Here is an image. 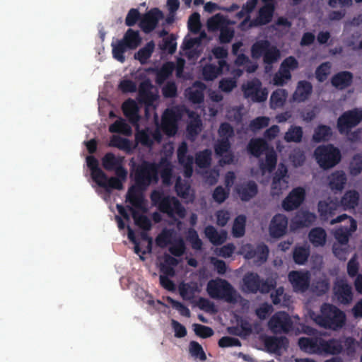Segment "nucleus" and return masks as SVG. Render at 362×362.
<instances>
[{
  "label": "nucleus",
  "mask_w": 362,
  "mask_h": 362,
  "mask_svg": "<svg viewBox=\"0 0 362 362\" xmlns=\"http://www.w3.org/2000/svg\"><path fill=\"white\" fill-rule=\"evenodd\" d=\"M101 161L105 170L109 172L114 171L116 175L110 177L107 176L106 187L103 188L107 192H110L111 189L122 190L123 182L126 181L128 174L127 169L124 167V157L116 156L114 153L109 152L105 154Z\"/></svg>",
  "instance_id": "f257e3e1"
},
{
  "label": "nucleus",
  "mask_w": 362,
  "mask_h": 362,
  "mask_svg": "<svg viewBox=\"0 0 362 362\" xmlns=\"http://www.w3.org/2000/svg\"><path fill=\"white\" fill-rule=\"evenodd\" d=\"M152 204L157 207L160 212L167 214L170 218H184L186 209L178 199L165 194L163 190H153L150 194Z\"/></svg>",
  "instance_id": "f03ea898"
},
{
  "label": "nucleus",
  "mask_w": 362,
  "mask_h": 362,
  "mask_svg": "<svg viewBox=\"0 0 362 362\" xmlns=\"http://www.w3.org/2000/svg\"><path fill=\"white\" fill-rule=\"evenodd\" d=\"M132 175L136 187L141 191L145 190L158 182L159 165L155 162L143 160L138 164H134Z\"/></svg>",
  "instance_id": "7ed1b4c3"
},
{
  "label": "nucleus",
  "mask_w": 362,
  "mask_h": 362,
  "mask_svg": "<svg viewBox=\"0 0 362 362\" xmlns=\"http://www.w3.org/2000/svg\"><path fill=\"white\" fill-rule=\"evenodd\" d=\"M251 57L254 59H262L266 72L271 71L274 64L281 59V51L268 40H258L252 44L250 49Z\"/></svg>",
  "instance_id": "20e7f679"
},
{
  "label": "nucleus",
  "mask_w": 362,
  "mask_h": 362,
  "mask_svg": "<svg viewBox=\"0 0 362 362\" xmlns=\"http://www.w3.org/2000/svg\"><path fill=\"white\" fill-rule=\"evenodd\" d=\"M321 313L315 318V322L321 327L337 331L342 328L346 323L345 313L337 306L323 303Z\"/></svg>",
  "instance_id": "39448f33"
},
{
  "label": "nucleus",
  "mask_w": 362,
  "mask_h": 362,
  "mask_svg": "<svg viewBox=\"0 0 362 362\" xmlns=\"http://www.w3.org/2000/svg\"><path fill=\"white\" fill-rule=\"evenodd\" d=\"M142 38L139 30L128 28L121 40L112 43V56L121 63L125 62L124 52L127 50L136 49L141 43Z\"/></svg>",
  "instance_id": "423d86ee"
},
{
  "label": "nucleus",
  "mask_w": 362,
  "mask_h": 362,
  "mask_svg": "<svg viewBox=\"0 0 362 362\" xmlns=\"http://www.w3.org/2000/svg\"><path fill=\"white\" fill-rule=\"evenodd\" d=\"M206 291L211 298L224 300L229 303H235L240 298L233 286L223 279L210 280L206 286Z\"/></svg>",
  "instance_id": "0eeeda50"
},
{
  "label": "nucleus",
  "mask_w": 362,
  "mask_h": 362,
  "mask_svg": "<svg viewBox=\"0 0 362 362\" xmlns=\"http://www.w3.org/2000/svg\"><path fill=\"white\" fill-rule=\"evenodd\" d=\"M314 156L319 165L324 170L334 167L341 159L339 149L332 144L317 146Z\"/></svg>",
  "instance_id": "6e6552de"
},
{
  "label": "nucleus",
  "mask_w": 362,
  "mask_h": 362,
  "mask_svg": "<svg viewBox=\"0 0 362 362\" xmlns=\"http://www.w3.org/2000/svg\"><path fill=\"white\" fill-rule=\"evenodd\" d=\"M243 281L246 291L252 293H256L257 291L262 293H267L276 286L275 280L267 279L264 281L261 279L259 276L255 272L247 273Z\"/></svg>",
  "instance_id": "1a4fd4ad"
},
{
  "label": "nucleus",
  "mask_w": 362,
  "mask_h": 362,
  "mask_svg": "<svg viewBox=\"0 0 362 362\" xmlns=\"http://www.w3.org/2000/svg\"><path fill=\"white\" fill-rule=\"evenodd\" d=\"M344 342L349 349L354 345V339L351 337H348L345 338L344 341H343L341 338H331L329 339L318 338L317 353L326 355L340 354L344 350Z\"/></svg>",
  "instance_id": "9d476101"
},
{
  "label": "nucleus",
  "mask_w": 362,
  "mask_h": 362,
  "mask_svg": "<svg viewBox=\"0 0 362 362\" xmlns=\"http://www.w3.org/2000/svg\"><path fill=\"white\" fill-rule=\"evenodd\" d=\"M242 252L245 259H254L255 264L260 265L267 260L269 250L264 243L256 245L247 243L242 247Z\"/></svg>",
  "instance_id": "9b49d317"
},
{
  "label": "nucleus",
  "mask_w": 362,
  "mask_h": 362,
  "mask_svg": "<svg viewBox=\"0 0 362 362\" xmlns=\"http://www.w3.org/2000/svg\"><path fill=\"white\" fill-rule=\"evenodd\" d=\"M242 90L244 97L254 103L264 102L268 96L267 88H262V83L257 78L249 81L246 84H243Z\"/></svg>",
  "instance_id": "f8f14e48"
},
{
  "label": "nucleus",
  "mask_w": 362,
  "mask_h": 362,
  "mask_svg": "<svg viewBox=\"0 0 362 362\" xmlns=\"http://www.w3.org/2000/svg\"><path fill=\"white\" fill-rule=\"evenodd\" d=\"M268 327L274 334L288 333L293 328V322L287 313L278 311L269 319Z\"/></svg>",
  "instance_id": "ddd939ff"
},
{
  "label": "nucleus",
  "mask_w": 362,
  "mask_h": 362,
  "mask_svg": "<svg viewBox=\"0 0 362 362\" xmlns=\"http://www.w3.org/2000/svg\"><path fill=\"white\" fill-rule=\"evenodd\" d=\"M362 121V110L355 108L344 112L337 119V128L341 134L348 132Z\"/></svg>",
  "instance_id": "4468645a"
},
{
  "label": "nucleus",
  "mask_w": 362,
  "mask_h": 362,
  "mask_svg": "<svg viewBox=\"0 0 362 362\" xmlns=\"http://www.w3.org/2000/svg\"><path fill=\"white\" fill-rule=\"evenodd\" d=\"M180 113L173 108L166 109L161 118V127L168 136H174L177 131V122L180 119Z\"/></svg>",
  "instance_id": "2eb2a0df"
},
{
  "label": "nucleus",
  "mask_w": 362,
  "mask_h": 362,
  "mask_svg": "<svg viewBox=\"0 0 362 362\" xmlns=\"http://www.w3.org/2000/svg\"><path fill=\"white\" fill-rule=\"evenodd\" d=\"M163 17V13L159 8H151L145 14L141 15L139 26L144 33L148 34L156 28Z\"/></svg>",
  "instance_id": "dca6fc26"
},
{
  "label": "nucleus",
  "mask_w": 362,
  "mask_h": 362,
  "mask_svg": "<svg viewBox=\"0 0 362 362\" xmlns=\"http://www.w3.org/2000/svg\"><path fill=\"white\" fill-rule=\"evenodd\" d=\"M288 175L287 167L280 163L277 170L275 172L272 182V194L273 195H279L282 191L286 189L288 187Z\"/></svg>",
  "instance_id": "f3484780"
},
{
  "label": "nucleus",
  "mask_w": 362,
  "mask_h": 362,
  "mask_svg": "<svg viewBox=\"0 0 362 362\" xmlns=\"http://www.w3.org/2000/svg\"><path fill=\"white\" fill-rule=\"evenodd\" d=\"M333 293L337 301L342 305H349L353 300L352 287L345 279L335 281L333 286Z\"/></svg>",
  "instance_id": "a211bd4d"
},
{
  "label": "nucleus",
  "mask_w": 362,
  "mask_h": 362,
  "mask_svg": "<svg viewBox=\"0 0 362 362\" xmlns=\"http://www.w3.org/2000/svg\"><path fill=\"white\" fill-rule=\"evenodd\" d=\"M153 86L149 79L141 81L138 89V100L146 107H151L158 99V95L152 92Z\"/></svg>",
  "instance_id": "6ab92c4d"
},
{
  "label": "nucleus",
  "mask_w": 362,
  "mask_h": 362,
  "mask_svg": "<svg viewBox=\"0 0 362 362\" xmlns=\"http://www.w3.org/2000/svg\"><path fill=\"white\" fill-rule=\"evenodd\" d=\"M305 196V189L302 187H296L288 194L282 202V207L286 211L296 209L304 201Z\"/></svg>",
  "instance_id": "aec40b11"
},
{
  "label": "nucleus",
  "mask_w": 362,
  "mask_h": 362,
  "mask_svg": "<svg viewBox=\"0 0 362 362\" xmlns=\"http://www.w3.org/2000/svg\"><path fill=\"white\" fill-rule=\"evenodd\" d=\"M288 278L296 292H305L309 287L310 275L308 272L291 271L289 272Z\"/></svg>",
  "instance_id": "412c9836"
},
{
  "label": "nucleus",
  "mask_w": 362,
  "mask_h": 362,
  "mask_svg": "<svg viewBox=\"0 0 362 362\" xmlns=\"http://www.w3.org/2000/svg\"><path fill=\"white\" fill-rule=\"evenodd\" d=\"M87 165L91 173L93 180L100 187H106L105 180L107 175L99 168V163L93 156H88L86 158Z\"/></svg>",
  "instance_id": "4be33fe9"
},
{
  "label": "nucleus",
  "mask_w": 362,
  "mask_h": 362,
  "mask_svg": "<svg viewBox=\"0 0 362 362\" xmlns=\"http://www.w3.org/2000/svg\"><path fill=\"white\" fill-rule=\"evenodd\" d=\"M317 216L314 213L300 210L297 211L291 219V227L295 229L310 227L316 221Z\"/></svg>",
  "instance_id": "5701e85b"
},
{
  "label": "nucleus",
  "mask_w": 362,
  "mask_h": 362,
  "mask_svg": "<svg viewBox=\"0 0 362 362\" xmlns=\"http://www.w3.org/2000/svg\"><path fill=\"white\" fill-rule=\"evenodd\" d=\"M229 66L226 61H218V64H206L202 68L203 78L206 81H214L223 70H228Z\"/></svg>",
  "instance_id": "b1692460"
},
{
  "label": "nucleus",
  "mask_w": 362,
  "mask_h": 362,
  "mask_svg": "<svg viewBox=\"0 0 362 362\" xmlns=\"http://www.w3.org/2000/svg\"><path fill=\"white\" fill-rule=\"evenodd\" d=\"M288 219L285 215H275L270 223L269 230L272 238H280L283 236L287 229Z\"/></svg>",
  "instance_id": "393cba45"
},
{
  "label": "nucleus",
  "mask_w": 362,
  "mask_h": 362,
  "mask_svg": "<svg viewBox=\"0 0 362 362\" xmlns=\"http://www.w3.org/2000/svg\"><path fill=\"white\" fill-rule=\"evenodd\" d=\"M235 192L242 201L248 202L257 195L258 187L255 181L249 180L237 185Z\"/></svg>",
  "instance_id": "a878e982"
},
{
  "label": "nucleus",
  "mask_w": 362,
  "mask_h": 362,
  "mask_svg": "<svg viewBox=\"0 0 362 362\" xmlns=\"http://www.w3.org/2000/svg\"><path fill=\"white\" fill-rule=\"evenodd\" d=\"M230 148V141L227 138L220 139L214 146V151L216 156H223V162L224 164H230L232 163L233 156L231 153H228Z\"/></svg>",
  "instance_id": "bb28decb"
},
{
  "label": "nucleus",
  "mask_w": 362,
  "mask_h": 362,
  "mask_svg": "<svg viewBox=\"0 0 362 362\" xmlns=\"http://www.w3.org/2000/svg\"><path fill=\"white\" fill-rule=\"evenodd\" d=\"M122 109L129 122L136 124L139 121V109L137 103L133 99L129 98L125 100L122 105Z\"/></svg>",
  "instance_id": "cd10ccee"
},
{
  "label": "nucleus",
  "mask_w": 362,
  "mask_h": 362,
  "mask_svg": "<svg viewBox=\"0 0 362 362\" xmlns=\"http://www.w3.org/2000/svg\"><path fill=\"white\" fill-rule=\"evenodd\" d=\"M353 74L348 71H342L334 74L331 78L332 85L338 89H344L351 86Z\"/></svg>",
  "instance_id": "c85d7f7f"
},
{
  "label": "nucleus",
  "mask_w": 362,
  "mask_h": 362,
  "mask_svg": "<svg viewBox=\"0 0 362 362\" xmlns=\"http://www.w3.org/2000/svg\"><path fill=\"white\" fill-rule=\"evenodd\" d=\"M313 91V86L308 81H300L296 87V90L293 93V99L297 102H304L311 95Z\"/></svg>",
  "instance_id": "c756f323"
},
{
  "label": "nucleus",
  "mask_w": 362,
  "mask_h": 362,
  "mask_svg": "<svg viewBox=\"0 0 362 362\" xmlns=\"http://www.w3.org/2000/svg\"><path fill=\"white\" fill-rule=\"evenodd\" d=\"M269 150L267 142L262 138L252 139L247 145L248 152L256 158L260 157L264 151Z\"/></svg>",
  "instance_id": "7c9ffc66"
},
{
  "label": "nucleus",
  "mask_w": 362,
  "mask_h": 362,
  "mask_svg": "<svg viewBox=\"0 0 362 362\" xmlns=\"http://www.w3.org/2000/svg\"><path fill=\"white\" fill-rule=\"evenodd\" d=\"M359 193L355 189L346 191L340 199V204L344 209H354L359 202Z\"/></svg>",
  "instance_id": "2f4dec72"
},
{
  "label": "nucleus",
  "mask_w": 362,
  "mask_h": 362,
  "mask_svg": "<svg viewBox=\"0 0 362 362\" xmlns=\"http://www.w3.org/2000/svg\"><path fill=\"white\" fill-rule=\"evenodd\" d=\"M206 237L214 245H221L227 238V233L221 230L220 233L213 226H207L204 229Z\"/></svg>",
  "instance_id": "473e14b6"
},
{
  "label": "nucleus",
  "mask_w": 362,
  "mask_h": 362,
  "mask_svg": "<svg viewBox=\"0 0 362 362\" xmlns=\"http://www.w3.org/2000/svg\"><path fill=\"white\" fill-rule=\"evenodd\" d=\"M277 163V155L272 148L266 152L265 160H259V168L262 173L265 172L272 173L276 168Z\"/></svg>",
  "instance_id": "72a5a7b5"
},
{
  "label": "nucleus",
  "mask_w": 362,
  "mask_h": 362,
  "mask_svg": "<svg viewBox=\"0 0 362 362\" xmlns=\"http://www.w3.org/2000/svg\"><path fill=\"white\" fill-rule=\"evenodd\" d=\"M329 186L332 190L341 191L344 189L346 181V175L342 170L332 173L329 177Z\"/></svg>",
  "instance_id": "f704fd0d"
},
{
  "label": "nucleus",
  "mask_w": 362,
  "mask_h": 362,
  "mask_svg": "<svg viewBox=\"0 0 362 362\" xmlns=\"http://www.w3.org/2000/svg\"><path fill=\"white\" fill-rule=\"evenodd\" d=\"M308 239L314 247H322L326 243V231L320 227L314 228L309 232Z\"/></svg>",
  "instance_id": "c9c22d12"
},
{
  "label": "nucleus",
  "mask_w": 362,
  "mask_h": 362,
  "mask_svg": "<svg viewBox=\"0 0 362 362\" xmlns=\"http://www.w3.org/2000/svg\"><path fill=\"white\" fill-rule=\"evenodd\" d=\"M175 66L173 62H168L163 64L160 69L156 73V83L158 85L163 84L173 74Z\"/></svg>",
  "instance_id": "e433bc0d"
},
{
  "label": "nucleus",
  "mask_w": 362,
  "mask_h": 362,
  "mask_svg": "<svg viewBox=\"0 0 362 362\" xmlns=\"http://www.w3.org/2000/svg\"><path fill=\"white\" fill-rule=\"evenodd\" d=\"M193 86L194 88L190 89L188 92L189 100L194 104H199L204 101V90L206 88V86L202 82L196 81L194 83Z\"/></svg>",
  "instance_id": "4c0bfd02"
},
{
  "label": "nucleus",
  "mask_w": 362,
  "mask_h": 362,
  "mask_svg": "<svg viewBox=\"0 0 362 362\" xmlns=\"http://www.w3.org/2000/svg\"><path fill=\"white\" fill-rule=\"evenodd\" d=\"M337 208V204L332 201L329 202L327 201H320L318 203V211L321 218L323 220H328L332 217L335 214Z\"/></svg>",
  "instance_id": "58836bf2"
},
{
  "label": "nucleus",
  "mask_w": 362,
  "mask_h": 362,
  "mask_svg": "<svg viewBox=\"0 0 362 362\" xmlns=\"http://www.w3.org/2000/svg\"><path fill=\"white\" fill-rule=\"evenodd\" d=\"M265 344L270 351L276 353L282 348L288 347V340L286 337H271L266 340Z\"/></svg>",
  "instance_id": "ea45409f"
},
{
  "label": "nucleus",
  "mask_w": 362,
  "mask_h": 362,
  "mask_svg": "<svg viewBox=\"0 0 362 362\" xmlns=\"http://www.w3.org/2000/svg\"><path fill=\"white\" fill-rule=\"evenodd\" d=\"M158 164L163 183L164 185H170L173 176V168L170 162L166 158H162Z\"/></svg>",
  "instance_id": "a19ab883"
},
{
  "label": "nucleus",
  "mask_w": 362,
  "mask_h": 362,
  "mask_svg": "<svg viewBox=\"0 0 362 362\" xmlns=\"http://www.w3.org/2000/svg\"><path fill=\"white\" fill-rule=\"evenodd\" d=\"M332 135V132L330 127L320 124L315 129L312 139L315 143H320L328 141Z\"/></svg>",
  "instance_id": "79ce46f5"
},
{
  "label": "nucleus",
  "mask_w": 362,
  "mask_h": 362,
  "mask_svg": "<svg viewBox=\"0 0 362 362\" xmlns=\"http://www.w3.org/2000/svg\"><path fill=\"white\" fill-rule=\"evenodd\" d=\"M140 189L134 186H132L129 188L127 193V201L129 202L135 208H141L144 197L140 192Z\"/></svg>",
  "instance_id": "37998d69"
},
{
  "label": "nucleus",
  "mask_w": 362,
  "mask_h": 362,
  "mask_svg": "<svg viewBox=\"0 0 362 362\" xmlns=\"http://www.w3.org/2000/svg\"><path fill=\"white\" fill-rule=\"evenodd\" d=\"M155 48L153 41H150L146 45L139 49L137 52L134 54V59L138 60L141 64H145L147 60L151 57Z\"/></svg>",
  "instance_id": "c03bdc74"
},
{
  "label": "nucleus",
  "mask_w": 362,
  "mask_h": 362,
  "mask_svg": "<svg viewBox=\"0 0 362 362\" xmlns=\"http://www.w3.org/2000/svg\"><path fill=\"white\" fill-rule=\"evenodd\" d=\"M288 93L284 89H277L274 90L270 97V107L272 109H276L281 107L287 98Z\"/></svg>",
  "instance_id": "a18cd8bd"
},
{
  "label": "nucleus",
  "mask_w": 362,
  "mask_h": 362,
  "mask_svg": "<svg viewBox=\"0 0 362 362\" xmlns=\"http://www.w3.org/2000/svg\"><path fill=\"white\" fill-rule=\"evenodd\" d=\"M228 25L226 18L221 13H216L208 19L206 25L209 31L215 32Z\"/></svg>",
  "instance_id": "49530a36"
},
{
  "label": "nucleus",
  "mask_w": 362,
  "mask_h": 362,
  "mask_svg": "<svg viewBox=\"0 0 362 362\" xmlns=\"http://www.w3.org/2000/svg\"><path fill=\"white\" fill-rule=\"evenodd\" d=\"M274 8V4L265 3V5L259 9L258 18L261 25H266L272 21Z\"/></svg>",
  "instance_id": "de8ad7c7"
},
{
  "label": "nucleus",
  "mask_w": 362,
  "mask_h": 362,
  "mask_svg": "<svg viewBox=\"0 0 362 362\" xmlns=\"http://www.w3.org/2000/svg\"><path fill=\"white\" fill-rule=\"evenodd\" d=\"M310 256V249L304 246H297L293 250V259L299 265H303Z\"/></svg>",
  "instance_id": "09e8293b"
},
{
  "label": "nucleus",
  "mask_w": 362,
  "mask_h": 362,
  "mask_svg": "<svg viewBox=\"0 0 362 362\" xmlns=\"http://www.w3.org/2000/svg\"><path fill=\"white\" fill-rule=\"evenodd\" d=\"M212 152L210 149H204L198 152L195 156V163L199 168H206L211 165Z\"/></svg>",
  "instance_id": "8fccbe9b"
},
{
  "label": "nucleus",
  "mask_w": 362,
  "mask_h": 362,
  "mask_svg": "<svg viewBox=\"0 0 362 362\" xmlns=\"http://www.w3.org/2000/svg\"><path fill=\"white\" fill-rule=\"evenodd\" d=\"M303 129L300 126H291L286 132L284 139L286 142L300 143L303 138Z\"/></svg>",
  "instance_id": "3c124183"
},
{
  "label": "nucleus",
  "mask_w": 362,
  "mask_h": 362,
  "mask_svg": "<svg viewBox=\"0 0 362 362\" xmlns=\"http://www.w3.org/2000/svg\"><path fill=\"white\" fill-rule=\"evenodd\" d=\"M110 146L116 147L120 150L124 151L127 153L132 151V143L127 139L117 135H113L110 141Z\"/></svg>",
  "instance_id": "603ef678"
},
{
  "label": "nucleus",
  "mask_w": 362,
  "mask_h": 362,
  "mask_svg": "<svg viewBox=\"0 0 362 362\" xmlns=\"http://www.w3.org/2000/svg\"><path fill=\"white\" fill-rule=\"evenodd\" d=\"M246 217L244 215L238 216L233 222L232 233L235 238H241L245 233Z\"/></svg>",
  "instance_id": "864d4df0"
},
{
  "label": "nucleus",
  "mask_w": 362,
  "mask_h": 362,
  "mask_svg": "<svg viewBox=\"0 0 362 362\" xmlns=\"http://www.w3.org/2000/svg\"><path fill=\"white\" fill-rule=\"evenodd\" d=\"M332 64L325 62L319 65L315 70V78L319 82H324L331 71Z\"/></svg>",
  "instance_id": "5fc2aeb1"
},
{
  "label": "nucleus",
  "mask_w": 362,
  "mask_h": 362,
  "mask_svg": "<svg viewBox=\"0 0 362 362\" xmlns=\"http://www.w3.org/2000/svg\"><path fill=\"white\" fill-rule=\"evenodd\" d=\"M298 346L303 351H308V349L317 353L318 349V338L312 339L308 337H300L298 339Z\"/></svg>",
  "instance_id": "6e6d98bb"
},
{
  "label": "nucleus",
  "mask_w": 362,
  "mask_h": 362,
  "mask_svg": "<svg viewBox=\"0 0 362 362\" xmlns=\"http://www.w3.org/2000/svg\"><path fill=\"white\" fill-rule=\"evenodd\" d=\"M187 26L191 33L194 34L199 33L202 25L200 22V15L199 13L194 12L190 15Z\"/></svg>",
  "instance_id": "4d7b16f0"
},
{
  "label": "nucleus",
  "mask_w": 362,
  "mask_h": 362,
  "mask_svg": "<svg viewBox=\"0 0 362 362\" xmlns=\"http://www.w3.org/2000/svg\"><path fill=\"white\" fill-rule=\"evenodd\" d=\"M189 350L192 356L198 358L201 361H205L206 359V356L202 346L197 341H192L189 343Z\"/></svg>",
  "instance_id": "13d9d810"
},
{
  "label": "nucleus",
  "mask_w": 362,
  "mask_h": 362,
  "mask_svg": "<svg viewBox=\"0 0 362 362\" xmlns=\"http://www.w3.org/2000/svg\"><path fill=\"white\" fill-rule=\"evenodd\" d=\"M350 173L356 176L362 172V155L357 153L354 156L349 166Z\"/></svg>",
  "instance_id": "bf43d9fd"
},
{
  "label": "nucleus",
  "mask_w": 362,
  "mask_h": 362,
  "mask_svg": "<svg viewBox=\"0 0 362 362\" xmlns=\"http://www.w3.org/2000/svg\"><path fill=\"white\" fill-rule=\"evenodd\" d=\"M167 301L171 305V306L173 308L177 310L182 316L187 317H190L189 309L183 303L172 298L171 297H168Z\"/></svg>",
  "instance_id": "052dcab7"
},
{
  "label": "nucleus",
  "mask_w": 362,
  "mask_h": 362,
  "mask_svg": "<svg viewBox=\"0 0 362 362\" xmlns=\"http://www.w3.org/2000/svg\"><path fill=\"white\" fill-rule=\"evenodd\" d=\"M186 250L185 244L182 238L175 240L169 247V252L175 257H181Z\"/></svg>",
  "instance_id": "680f3d73"
},
{
  "label": "nucleus",
  "mask_w": 362,
  "mask_h": 362,
  "mask_svg": "<svg viewBox=\"0 0 362 362\" xmlns=\"http://www.w3.org/2000/svg\"><path fill=\"white\" fill-rule=\"evenodd\" d=\"M141 14L137 8H131L125 18V25L129 27L134 26L137 22H140Z\"/></svg>",
  "instance_id": "e2e57ef3"
},
{
  "label": "nucleus",
  "mask_w": 362,
  "mask_h": 362,
  "mask_svg": "<svg viewBox=\"0 0 362 362\" xmlns=\"http://www.w3.org/2000/svg\"><path fill=\"white\" fill-rule=\"evenodd\" d=\"M269 119L267 117H258L252 119L249 124L250 129L253 132H257L269 125Z\"/></svg>",
  "instance_id": "0e129e2a"
},
{
  "label": "nucleus",
  "mask_w": 362,
  "mask_h": 362,
  "mask_svg": "<svg viewBox=\"0 0 362 362\" xmlns=\"http://www.w3.org/2000/svg\"><path fill=\"white\" fill-rule=\"evenodd\" d=\"M194 331L198 337L206 339L214 334V330L210 327L202 325L200 324H194Z\"/></svg>",
  "instance_id": "69168bd1"
},
{
  "label": "nucleus",
  "mask_w": 362,
  "mask_h": 362,
  "mask_svg": "<svg viewBox=\"0 0 362 362\" xmlns=\"http://www.w3.org/2000/svg\"><path fill=\"white\" fill-rule=\"evenodd\" d=\"M228 195L229 190L226 189L220 185L214 189L212 197L216 202L221 204L225 202V200L228 197Z\"/></svg>",
  "instance_id": "338daca9"
},
{
  "label": "nucleus",
  "mask_w": 362,
  "mask_h": 362,
  "mask_svg": "<svg viewBox=\"0 0 362 362\" xmlns=\"http://www.w3.org/2000/svg\"><path fill=\"white\" fill-rule=\"evenodd\" d=\"M129 127L125 121L119 118L110 125L109 132L111 133H125Z\"/></svg>",
  "instance_id": "774afa93"
}]
</instances>
